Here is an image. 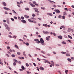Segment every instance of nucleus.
<instances>
[{"mask_svg": "<svg viewBox=\"0 0 74 74\" xmlns=\"http://www.w3.org/2000/svg\"><path fill=\"white\" fill-rule=\"evenodd\" d=\"M35 12H37L38 13V12H39V11H38V10H35Z\"/></svg>", "mask_w": 74, "mask_h": 74, "instance_id": "f704fd0d", "label": "nucleus"}, {"mask_svg": "<svg viewBox=\"0 0 74 74\" xmlns=\"http://www.w3.org/2000/svg\"><path fill=\"white\" fill-rule=\"evenodd\" d=\"M12 11H13L14 13L15 14H16V12L15 11V10H12Z\"/></svg>", "mask_w": 74, "mask_h": 74, "instance_id": "393cba45", "label": "nucleus"}, {"mask_svg": "<svg viewBox=\"0 0 74 74\" xmlns=\"http://www.w3.org/2000/svg\"><path fill=\"white\" fill-rule=\"evenodd\" d=\"M62 43L63 44H66V42H63Z\"/></svg>", "mask_w": 74, "mask_h": 74, "instance_id": "ea45409f", "label": "nucleus"}, {"mask_svg": "<svg viewBox=\"0 0 74 74\" xmlns=\"http://www.w3.org/2000/svg\"><path fill=\"white\" fill-rule=\"evenodd\" d=\"M51 34H53L54 36H56V34H55V33H53L52 32H51Z\"/></svg>", "mask_w": 74, "mask_h": 74, "instance_id": "2eb2a0df", "label": "nucleus"}, {"mask_svg": "<svg viewBox=\"0 0 74 74\" xmlns=\"http://www.w3.org/2000/svg\"><path fill=\"white\" fill-rule=\"evenodd\" d=\"M3 8L5 10H8V11H9V10H10V9H9L7 8L4 7Z\"/></svg>", "mask_w": 74, "mask_h": 74, "instance_id": "20e7f679", "label": "nucleus"}, {"mask_svg": "<svg viewBox=\"0 0 74 74\" xmlns=\"http://www.w3.org/2000/svg\"><path fill=\"white\" fill-rule=\"evenodd\" d=\"M49 38H50V36H48V37H46V39L47 41H49Z\"/></svg>", "mask_w": 74, "mask_h": 74, "instance_id": "423d86ee", "label": "nucleus"}, {"mask_svg": "<svg viewBox=\"0 0 74 74\" xmlns=\"http://www.w3.org/2000/svg\"><path fill=\"white\" fill-rule=\"evenodd\" d=\"M21 21L23 22V23H26V22L24 20H22Z\"/></svg>", "mask_w": 74, "mask_h": 74, "instance_id": "9d476101", "label": "nucleus"}, {"mask_svg": "<svg viewBox=\"0 0 74 74\" xmlns=\"http://www.w3.org/2000/svg\"><path fill=\"white\" fill-rule=\"evenodd\" d=\"M67 60H68V61H69V62H71V59L70 58H68Z\"/></svg>", "mask_w": 74, "mask_h": 74, "instance_id": "4468645a", "label": "nucleus"}, {"mask_svg": "<svg viewBox=\"0 0 74 74\" xmlns=\"http://www.w3.org/2000/svg\"><path fill=\"white\" fill-rule=\"evenodd\" d=\"M14 18L15 19H17V17H16V16H14Z\"/></svg>", "mask_w": 74, "mask_h": 74, "instance_id": "49530a36", "label": "nucleus"}, {"mask_svg": "<svg viewBox=\"0 0 74 74\" xmlns=\"http://www.w3.org/2000/svg\"><path fill=\"white\" fill-rule=\"evenodd\" d=\"M53 7H54V8H55L56 7V5H53Z\"/></svg>", "mask_w": 74, "mask_h": 74, "instance_id": "5fc2aeb1", "label": "nucleus"}, {"mask_svg": "<svg viewBox=\"0 0 74 74\" xmlns=\"http://www.w3.org/2000/svg\"><path fill=\"white\" fill-rule=\"evenodd\" d=\"M29 57H30L31 58H32V56H31V55L30 54H29Z\"/></svg>", "mask_w": 74, "mask_h": 74, "instance_id": "680f3d73", "label": "nucleus"}, {"mask_svg": "<svg viewBox=\"0 0 74 74\" xmlns=\"http://www.w3.org/2000/svg\"><path fill=\"white\" fill-rule=\"evenodd\" d=\"M40 70H44V68H43V67H41L40 68Z\"/></svg>", "mask_w": 74, "mask_h": 74, "instance_id": "6ab92c4d", "label": "nucleus"}, {"mask_svg": "<svg viewBox=\"0 0 74 74\" xmlns=\"http://www.w3.org/2000/svg\"><path fill=\"white\" fill-rule=\"evenodd\" d=\"M61 53H63V54H66V52H62Z\"/></svg>", "mask_w": 74, "mask_h": 74, "instance_id": "b1692460", "label": "nucleus"}, {"mask_svg": "<svg viewBox=\"0 0 74 74\" xmlns=\"http://www.w3.org/2000/svg\"><path fill=\"white\" fill-rule=\"evenodd\" d=\"M12 57H15V56L14 54H13L12 55Z\"/></svg>", "mask_w": 74, "mask_h": 74, "instance_id": "c03bdc74", "label": "nucleus"}, {"mask_svg": "<svg viewBox=\"0 0 74 74\" xmlns=\"http://www.w3.org/2000/svg\"><path fill=\"white\" fill-rule=\"evenodd\" d=\"M19 41H23V40L21 39H19Z\"/></svg>", "mask_w": 74, "mask_h": 74, "instance_id": "bf43d9fd", "label": "nucleus"}, {"mask_svg": "<svg viewBox=\"0 0 74 74\" xmlns=\"http://www.w3.org/2000/svg\"><path fill=\"white\" fill-rule=\"evenodd\" d=\"M61 27H62V28H64V27H65L64 26H61Z\"/></svg>", "mask_w": 74, "mask_h": 74, "instance_id": "4d7b16f0", "label": "nucleus"}, {"mask_svg": "<svg viewBox=\"0 0 74 74\" xmlns=\"http://www.w3.org/2000/svg\"><path fill=\"white\" fill-rule=\"evenodd\" d=\"M68 37L69 38H71V39H72L73 38H72V37L71 36H70V35H68Z\"/></svg>", "mask_w": 74, "mask_h": 74, "instance_id": "dca6fc26", "label": "nucleus"}, {"mask_svg": "<svg viewBox=\"0 0 74 74\" xmlns=\"http://www.w3.org/2000/svg\"><path fill=\"white\" fill-rule=\"evenodd\" d=\"M25 64L27 67H28L29 66V64L28 63H26Z\"/></svg>", "mask_w": 74, "mask_h": 74, "instance_id": "bb28decb", "label": "nucleus"}, {"mask_svg": "<svg viewBox=\"0 0 74 74\" xmlns=\"http://www.w3.org/2000/svg\"><path fill=\"white\" fill-rule=\"evenodd\" d=\"M27 74H29V73H31V72H29V71H27Z\"/></svg>", "mask_w": 74, "mask_h": 74, "instance_id": "37998d69", "label": "nucleus"}, {"mask_svg": "<svg viewBox=\"0 0 74 74\" xmlns=\"http://www.w3.org/2000/svg\"><path fill=\"white\" fill-rule=\"evenodd\" d=\"M29 4H30V5H31L32 7H35L36 6V5H33V4L31 3H29Z\"/></svg>", "mask_w": 74, "mask_h": 74, "instance_id": "7ed1b4c3", "label": "nucleus"}, {"mask_svg": "<svg viewBox=\"0 0 74 74\" xmlns=\"http://www.w3.org/2000/svg\"><path fill=\"white\" fill-rule=\"evenodd\" d=\"M21 18L22 19H24V17L23 16H21Z\"/></svg>", "mask_w": 74, "mask_h": 74, "instance_id": "e2e57ef3", "label": "nucleus"}, {"mask_svg": "<svg viewBox=\"0 0 74 74\" xmlns=\"http://www.w3.org/2000/svg\"><path fill=\"white\" fill-rule=\"evenodd\" d=\"M36 43H37V44H39V43H41V41H38V42H37Z\"/></svg>", "mask_w": 74, "mask_h": 74, "instance_id": "2f4dec72", "label": "nucleus"}, {"mask_svg": "<svg viewBox=\"0 0 74 74\" xmlns=\"http://www.w3.org/2000/svg\"><path fill=\"white\" fill-rule=\"evenodd\" d=\"M43 33H44V34H49V32H48L47 31H46V32H44L43 31Z\"/></svg>", "mask_w": 74, "mask_h": 74, "instance_id": "1a4fd4ad", "label": "nucleus"}, {"mask_svg": "<svg viewBox=\"0 0 74 74\" xmlns=\"http://www.w3.org/2000/svg\"><path fill=\"white\" fill-rule=\"evenodd\" d=\"M35 41H38V39H35L34 40Z\"/></svg>", "mask_w": 74, "mask_h": 74, "instance_id": "aec40b11", "label": "nucleus"}, {"mask_svg": "<svg viewBox=\"0 0 74 74\" xmlns=\"http://www.w3.org/2000/svg\"><path fill=\"white\" fill-rule=\"evenodd\" d=\"M71 7H72V8H74V6L73 5H72L71 6Z\"/></svg>", "mask_w": 74, "mask_h": 74, "instance_id": "774afa93", "label": "nucleus"}, {"mask_svg": "<svg viewBox=\"0 0 74 74\" xmlns=\"http://www.w3.org/2000/svg\"><path fill=\"white\" fill-rule=\"evenodd\" d=\"M7 48L8 49H10V47L8 46L7 47Z\"/></svg>", "mask_w": 74, "mask_h": 74, "instance_id": "4c0bfd02", "label": "nucleus"}, {"mask_svg": "<svg viewBox=\"0 0 74 74\" xmlns=\"http://www.w3.org/2000/svg\"><path fill=\"white\" fill-rule=\"evenodd\" d=\"M66 56H70V54L69 53H66Z\"/></svg>", "mask_w": 74, "mask_h": 74, "instance_id": "f3484780", "label": "nucleus"}, {"mask_svg": "<svg viewBox=\"0 0 74 74\" xmlns=\"http://www.w3.org/2000/svg\"><path fill=\"white\" fill-rule=\"evenodd\" d=\"M3 5H4V6H6L7 5V4L5 3V2H3Z\"/></svg>", "mask_w": 74, "mask_h": 74, "instance_id": "f8f14e48", "label": "nucleus"}, {"mask_svg": "<svg viewBox=\"0 0 74 74\" xmlns=\"http://www.w3.org/2000/svg\"><path fill=\"white\" fill-rule=\"evenodd\" d=\"M7 22L8 23V24H9V21L8 20V21H7Z\"/></svg>", "mask_w": 74, "mask_h": 74, "instance_id": "69168bd1", "label": "nucleus"}, {"mask_svg": "<svg viewBox=\"0 0 74 74\" xmlns=\"http://www.w3.org/2000/svg\"><path fill=\"white\" fill-rule=\"evenodd\" d=\"M63 15H66V13L65 12H64L63 13Z\"/></svg>", "mask_w": 74, "mask_h": 74, "instance_id": "a19ab883", "label": "nucleus"}, {"mask_svg": "<svg viewBox=\"0 0 74 74\" xmlns=\"http://www.w3.org/2000/svg\"><path fill=\"white\" fill-rule=\"evenodd\" d=\"M33 64L34 65V66H36V64H35L34 63H33Z\"/></svg>", "mask_w": 74, "mask_h": 74, "instance_id": "864d4df0", "label": "nucleus"}, {"mask_svg": "<svg viewBox=\"0 0 74 74\" xmlns=\"http://www.w3.org/2000/svg\"><path fill=\"white\" fill-rule=\"evenodd\" d=\"M17 6L18 7H21V5H17Z\"/></svg>", "mask_w": 74, "mask_h": 74, "instance_id": "052dcab7", "label": "nucleus"}, {"mask_svg": "<svg viewBox=\"0 0 74 74\" xmlns=\"http://www.w3.org/2000/svg\"><path fill=\"white\" fill-rule=\"evenodd\" d=\"M54 11H55V12H56L57 13H58V14L60 13V11L59 10L56 9L54 10Z\"/></svg>", "mask_w": 74, "mask_h": 74, "instance_id": "f03ea898", "label": "nucleus"}, {"mask_svg": "<svg viewBox=\"0 0 74 74\" xmlns=\"http://www.w3.org/2000/svg\"><path fill=\"white\" fill-rule=\"evenodd\" d=\"M20 54H21V53H20V52H17V54L18 55H20Z\"/></svg>", "mask_w": 74, "mask_h": 74, "instance_id": "473e14b6", "label": "nucleus"}, {"mask_svg": "<svg viewBox=\"0 0 74 74\" xmlns=\"http://www.w3.org/2000/svg\"><path fill=\"white\" fill-rule=\"evenodd\" d=\"M32 16H36V15L35 14H32Z\"/></svg>", "mask_w": 74, "mask_h": 74, "instance_id": "de8ad7c7", "label": "nucleus"}, {"mask_svg": "<svg viewBox=\"0 0 74 74\" xmlns=\"http://www.w3.org/2000/svg\"><path fill=\"white\" fill-rule=\"evenodd\" d=\"M34 10L36 11V10H38V9L37 8H34Z\"/></svg>", "mask_w": 74, "mask_h": 74, "instance_id": "8fccbe9b", "label": "nucleus"}, {"mask_svg": "<svg viewBox=\"0 0 74 74\" xmlns=\"http://www.w3.org/2000/svg\"><path fill=\"white\" fill-rule=\"evenodd\" d=\"M32 19H34L35 20H36V19L34 18V17H32Z\"/></svg>", "mask_w": 74, "mask_h": 74, "instance_id": "7c9ffc66", "label": "nucleus"}, {"mask_svg": "<svg viewBox=\"0 0 74 74\" xmlns=\"http://www.w3.org/2000/svg\"><path fill=\"white\" fill-rule=\"evenodd\" d=\"M25 10H28V11H29V8H25Z\"/></svg>", "mask_w": 74, "mask_h": 74, "instance_id": "412c9836", "label": "nucleus"}, {"mask_svg": "<svg viewBox=\"0 0 74 74\" xmlns=\"http://www.w3.org/2000/svg\"><path fill=\"white\" fill-rule=\"evenodd\" d=\"M5 28L6 29H7V30H8V31H9V30H10V27H9L8 26L6 27Z\"/></svg>", "mask_w": 74, "mask_h": 74, "instance_id": "6e6552de", "label": "nucleus"}, {"mask_svg": "<svg viewBox=\"0 0 74 74\" xmlns=\"http://www.w3.org/2000/svg\"><path fill=\"white\" fill-rule=\"evenodd\" d=\"M68 72V70H66L65 71V73L66 74H67V73Z\"/></svg>", "mask_w": 74, "mask_h": 74, "instance_id": "72a5a7b5", "label": "nucleus"}, {"mask_svg": "<svg viewBox=\"0 0 74 74\" xmlns=\"http://www.w3.org/2000/svg\"><path fill=\"white\" fill-rule=\"evenodd\" d=\"M41 53H43V54H45V52L44 51H41Z\"/></svg>", "mask_w": 74, "mask_h": 74, "instance_id": "5701e85b", "label": "nucleus"}, {"mask_svg": "<svg viewBox=\"0 0 74 74\" xmlns=\"http://www.w3.org/2000/svg\"><path fill=\"white\" fill-rule=\"evenodd\" d=\"M40 41L41 43H44V40L42 38H41L40 39Z\"/></svg>", "mask_w": 74, "mask_h": 74, "instance_id": "f257e3e1", "label": "nucleus"}, {"mask_svg": "<svg viewBox=\"0 0 74 74\" xmlns=\"http://www.w3.org/2000/svg\"><path fill=\"white\" fill-rule=\"evenodd\" d=\"M15 47L16 48L18 49V46L16 45H15Z\"/></svg>", "mask_w": 74, "mask_h": 74, "instance_id": "cd10ccee", "label": "nucleus"}, {"mask_svg": "<svg viewBox=\"0 0 74 74\" xmlns=\"http://www.w3.org/2000/svg\"><path fill=\"white\" fill-rule=\"evenodd\" d=\"M37 60H39V61H40V60H40V59H39V58H37Z\"/></svg>", "mask_w": 74, "mask_h": 74, "instance_id": "09e8293b", "label": "nucleus"}, {"mask_svg": "<svg viewBox=\"0 0 74 74\" xmlns=\"http://www.w3.org/2000/svg\"><path fill=\"white\" fill-rule=\"evenodd\" d=\"M63 19H65V18H66V16H62Z\"/></svg>", "mask_w": 74, "mask_h": 74, "instance_id": "c85d7f7f", "label": "nucleus"}, {"mask_svg": "<svg viewBox=\"0 0 74 74\" xmlns=\"http://www.w3.org/2000/svg\"><path fill=\"white\" fill-rule=\"evenodd\" d=\"M28 20L29 22H33V21H31V20H30V19H28Z\"/></svg>", "mask_w": 74, "mask_h": 74, "instance_id": "a211bd4d", "label": "nucleus"}, {"mask_svg": "<svg viewBox=\"0 0 74 74\" xmlns=\"http://www.w3.org/2000/svg\"><path fill=\"white\" fill-rule=\"evenodd\" d=\"M4 25L5 26V27H7V26H8V25H7V24H4Z\"/></svg>", "mask_w": 74, "mask_h": 74, "instance_id": "a878e982", "label": "nucleus"}, {"mask_svg": "<svg viewBox=\"0 0 74 74\" xmlns=\"http://www.w3.org/2000/svg\"><path fill=\"white\" fill-rule=\"evenodd\" d=\"M24 37H26V38H27V36H26V35H24Z\"/></svg>", "mask_w": 74, "mask_h": 74, "instance_id": "13d9d810", "label": "nucleus"}, {"mask_svg": "<svg viewBox=\"0 0 74 74\" xmlns=\"http://www.w3.org/2000/svg\"><path fill=\"white\" fill-rule=\"evenodd\" d=\"M11 20H12V21H14V19L13 18H11Z\"/></svg>", "mask_w": 74, "mask_h": 74, "instance_id": "c9c22d12", "label": "nucleus"}, {"mask_svg": "<svg viewBox=\"0 0 74 74\" xmlns=\"http://www.w3.org/2000/svg\"><path fill=\"white\" fill-rule=\"evenodd\" d=\"M18 19L20 20H21V17H18Z\"/></svg>", "mask_w": 74, "mask_h": 74, "instance_id": "58836bf2", "label": "nucleus"}, {"mask_svg": "<svg viewBox=\"0 0 74 74\" xmlns=\"http://www.w3.org/2000/svg\"><path fill=\"white\" fill-rule=\"evenodd\" d=\"M64 10L66 11H68V10H67V8H64Z\"/></svg>", "mask_w": 74, "mask_h": 74, "instance_id": "3c124183", "label": "nucleus"}, {"mask_svg": "<svg viewBox=\"0 0 74 74\" xmlns=\"http://www.w3.org/2000/svg\"><path fill=\"white\" fill-rule=\"evenodd\" d=\"M25 44L27 46H29V43L26 42L25 43Z\"/></svg>", "mask_w": 74, "mask_h": 74, "instance_id": "4be33fe9", "label": "nucleus"}, {"mask_svg": "<svg viewBox=\"0 0 74 74\" xmlns=\"http://www.w3.org/2000/svg\"><path fill=\"white\" fill-rule=\"evenodd\" d=\"M58 18H62V16H61V15H59L58 16Z\"/></svg>", "mask_w": 74, "mask_h": 74, "instance_id": "79ce46f5", "label": "nucleus"}, {"mask_svg": "<svg viewBox=\"0 0 74 74\" xmlns=\"http://www.w3.org/2000/svg\"><path fill=\"white\" fill-rule=\"evenodd\" d=\"M47 15H50V16H52V14L47 13Z\"/></svg>", "mask_w": 74, "mask_h": 74, "instance_id": "9b49d317", "label": "nucleus"}, {"mask_svg": "<svg viewBox=\"0 0 74 74\" xmlns=\"http://www.w3.org/2000/svg\"><path fill=\"white\" fill-rule=\"evenodd\" d=\"M24 17L26 18H29V16H27L26 15H25Z\"/></svg>", "mask_w": 74, "mask_h": 74, "instance_id": "ddd939ff", "label": "nucleus"}, {"mask_svg": "<svg viewBox=\"0 0 74 74\" xmlns=\"http://www.w3.org/2000/svg\"><path fill=\"white\" fill-rule=\"evenodd\" d=\"M58 37L59 39H62V36H58Z\"/></svg>", "mask_w": 74, "mask_h": 74, "instance_id": "39448f33", "label": "nucleus"}, {"mask_svg": "<svg viewBox=\"0 0 74 74\" xmlns=\"http://www.w3.org/2000/svg\"><path fill=\"white\" fill-rule=\"evenodd\" d=\"M71 59H73V60H74V57H71Z\"/></svg>", "mask_w": 74, "mask_h": 74, "instance_id": "338daca9", "label": "nucleus"}, {"mask_svg": "<svg viewBox=\"0 0 74 74\" xmlns=\"http://www.w3.org/2000/svg\"><path fill=\"white\" fill-rule=\"evenodd\" d=\"M13 65H14V66H16V62H14L13 63Z\"/></svg>", "mask_w": 74, "mask_h": 74, "instance_id": "e433bc0d", "label": "nucleus"}, {"mask_svg": "<svg viewBox=\"0 0 74 74\" xmlns=\"http://www.w3.org/2000/svg\"><path fill=\"white\" fill-rule=\"evenodd\" d=\"M53 53H54V54H56V52L55 51H53Z\"/></svg>", "mask_w": 74, "mask_h": 74, "instance_id": "6e6d98bb", "label": "nucleus"}, {"mask_svg": "<svg viewBox=\"0 0 74 74\" xmlns=\"http://www.w3.org/2000/svg\"><path fill=\"white\" fill-rule=\"evenodd\" d=\"M36 68L37 69V70H38V71H39V69L38 68V67H37Z\"/></svg>", "mask_w": 74, "mask_h": 74, "instance_id": "0e129e2a", "label": "nucleus"}, {"mask_svg": "<svg viewBox=\"0 0 74 74\" xmlns=\"http://www.w3.org/2000/svg\"><path fill=\"white\" fill-rule=\"evenodd\" d=\"M18 63H19V64H21V61H18Z\"/></svg>", "mask_w": 74, "mask_h": 74, "instance_id": "603ef678", "label": "nucleus"}, {"mask_svg": "<svg viewBox=\"0 0 74 74\" xmlns=\"http://www.w3.org/2000/svg\"><path fill=\"white\" fill-rule=\"evenodd\" d=\"M33 3L34 4H35V5H37V6H38V4L36 3V2L35 1H33Z\"/></svg>", "mask_w": 74, "mask_h": 74, "instance_id": "0eeeda50", "label": "nucleus"}, {"mask_svg": "<svg viewBox=\"0 0 74 74\" xmlns=\"http://www.w3.org/2000/svg\"><path fill=\"white\" fill-rule=\"evenodd\" d=\"M21 68L22 69H25V67H24V66H22L21 67Z\"/></svg>", "mask_w": 74, "mask_h": 74, "instance_id": "a18cd8bd", "label": "nucleus"}, {"mask_svg": "<svg viewBox=\"0 0 74 74\" xmlns=\"http://www.w3.org/2000/svg\"><path fill=\"white\" fill-rule=\"evenodd\" d=\"M14 61H15V62H16V63H18V61L15 59L14 60Z\"/></svg>", "mask_w": 74, "mask_h": 74, "instance_id": "c756f323", "label": "nucleus"}]
</instances>
